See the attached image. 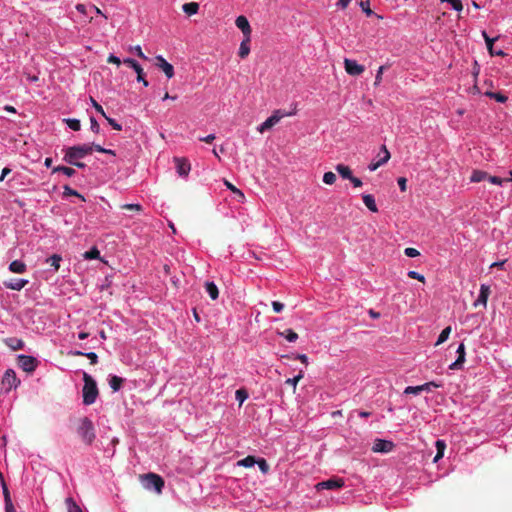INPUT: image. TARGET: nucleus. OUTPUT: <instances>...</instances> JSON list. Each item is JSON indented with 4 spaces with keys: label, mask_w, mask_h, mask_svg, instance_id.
Wrapping results in <instances>:
<instances>
[{
    "label": "nucleus",
    "mask_w": 512,
    "mask_h": 512,
    "mask_svg": "<svg viewBox=\"0 0 512 512\" xmlns=\"http://www.w3.org/2000/svg\"><path fill=\"white\" fill-rule=\"evenodd\" d=\"M344 68L347 74L351 76H359L365 70L363 65H360L357 61L348 58L344 59Z\"/></svg>",
    "instance_id": "9"
},
{
    "label": "nucleus",
    "mask_w": 512,
    "mask_h": 512,
    "mask_svg": "<svg viewBox=\"0 0 512 512\" xmlns=\"http://www.w3.org/2000/svg\"><path fill=\"white\" fill-rule=\"evenodd\" d=\"M83 403L85 405L93 404L99 394L96 381L88 373H83Z\"/></svg>",
    "instance_id": "1"
},
{
    "label": "nucleus",
    "mask_w": 512,
    "mask_h": 512,
    "mask_svg": "<svg viewBox=\"0 0 512 512\" xmlns=\"http://www.w3.org/2000/svg\"><path fill=\"white\" fill-rule=\"evenodd\" d=\"M79 422L77 434L85 444L91 445L96 438L93 422L87 417L81 418Z\"/></svg>",
    "instance_id": "3"
},
{
    "label": "nucleus",
    "mask_w": 512,
    "mask_h": 512,
    "mask_svg": "<svg viewBox=\"0 0 512 512\" xmlns=\"http://www.w3.org/2000/svg\"><path fill=\"white\" fill-rule=\"evenodd\" d=\"M56 172H62L63 174H65L68 177H72L75 174V170L73 168L67 167V166H57V167L53 168V173H56Z\"/></svg>",
    "instance_id": "35"
},
{
    "label": "nucleus",
    "mask_w": 512,
    "mask_h": 512,
    "mask_svg": "<svg viewBox=\"0 0 512 512\" xmlns=\"http://www.w3.org/2000/svg\"><path fill=\"white\" fill-rule=\"evenodd\" d=\"M336 171L339 173V175L344 179H350L352 178V171L349 166H346L344 164H338L335 167Z\"/></svg>",
    "instance_id": "22"
},
{
    "label": "nucleus",
    "mask_w": 512,
    "mask_h": 512,
    "mask_svg": "<svg viewBox=\"0 0 512 512\" xmlns=\"http://www.w3.org/2000/svg\"><path fill=\"white\" fill-rule=\"evenodd\" d=\"M360 6H361L362 10H363V11H364L368 16L372 15V13H373V12H372V10L370 9V2H369V0H365V1H364V0H361V1H360Z\"/></svg>",
    "instance_id": "49"
},
{
    "label": "nucleus",
    "mask_w": 512,
    "mask_h": 512,
    "mask_svg": "<svg viewBox=\"0 0 512 512\" xmlns=\"http://www.w3.org/2000/svg\"><path fill=\"white\" fill-rule=\"evenodd\" d=\"M350 2L351 0H338L337 6L340 7L341 9H345Z\"/></svg>",
    "instance_id": "63"
},
{
    "label": "nucleus",
    "mask_w": 512,
    "mask_h": 512,
    "mask_svg": "<svg viewBox=\"0 0 512 512\" xmlns=\"http://www.w3.org/2000/svg\"><path fill=\"white\" fill-rule=\"evenodd\" d=\"M482 36L486 42L488 52L490 53L491 56L496 55V56L503 57L506 55L503 50H495L494 48H492V44H494V42L497 40V38H490L485 31L482 32Z\"/></svg>",
    "instance_id": "16"
},
{
    "label": "nucleus",
    "mask_w": 512,
    "mask_h": 512,
    "mask_svg": "<svg viewBox=\"0 0 512 512\" xmlns=\"http://www.w3.org/2000/svg\"><path fill=\"white\" fill-rule=\"evenodd\" d=\"M2 489H3L5 503L11 502L10 493H9V490H8L5 482L2 483Z\"/></svg>",
    "instance_id": "53"
},
{
    "label": "nucleus",
    "mask_w": 512,
    "mask_h": 512,
    "mask_svg": "<svg viewBox=\"0 0 512 512\" xmlns=\"http://www.w3.org/2000/svg\"><path fill=\"white\" fill-rule=\"evenodd\" d=\"M336 181V175L335 173L331 172V171H328L326 173H324L323 175V182L327 185H332L334 184Z\"/></svg>",
    "instance_id": "42"
},
{
    "label": "nucleus",
    "mask_w": 512,
    "mask_h": 512,
    "mask_svg": "<svg viewBox=\"0 0 512 512\" xmlns=\"http://www.w3.org/2000/svg\"><path fill=\"white\" fill-rule=\"evenodd\" d=\"M93 152V146L90 144H82L68 147L65 150L63 160L66 163H75V160L82 159L86 155H90Z\"/></svg>",
    "instance_id": "2"
},
{
    "label": "nucleus",
    "mask_w": 512,
    "mask_h": 512,
    "mask_svg": "<svg viewBox=\"0 0 512 512\" xmlns=\"http://www.w3.org/2000/svg\"><path fill=\"white\" fill-rule=\"evenodd\" d=\"M64 195L65 196H76L79 197L82 201H85V198L79 194L76 190L70 188L69 186L64 187Z\"/></svg>",
    "instance_id": "45"
},
{
    "label": "nucleus",
    "mask_w": 512,
    "mask_h": 512,
    "mask_svg": "<svg viewBox=\"0 0 512 512\" xmlns=\"http://www.w3.org/2000/svg\"><path fill=\"white\" fill-rule=\"evenodd\" d=\"M121 209L129 210L132 212L140 213L142 212L143 208L140 204H123L120 206Z\"/></svg>",
    "instance_id": "43"
},
{
    "label": "nucleus",
    "mask_w": 512,
    "mask_h": 512,
    "mask_svg": "<svg viewBox=\"0 0 512 512\" xmlns=\"http://www.w3.org/2000/svg\"><path fill=\"white\" fill-rule=\"evenodd\" d=\"M436 448H437V453L435 455V457L433 458V462L436 463L439 459H441L444 455V450L446 448V444L443 440H437L436 441Z\"/></svg>",
    "instance_id": "29"
},
{
    "label": "nucleus",
    "mask_w": 512,
    "mask_h": 512,
    "mask_svg": "<svg viewBox=\"0 0 512 512\" xmlns=\"http://www.w3.org/2000/svg\"><path fill=\"white\" fill-rule=\"evenodd\" d=\"M487 180L492 183V184H495V185H502V183L504 181H508V179H503V178H500V177H497V176H489L487 177Z\"/></svg>",
    "instance_id": "50"
},
{
    "label": "nucleus",
    "mask_w": 512,
    "mask_h": 512,
    "mask_svg": "<svg viewBox=\"0 0 512 512\" xmlns=\"http://www.w3.org/2000/svg\"><path fill=\"white\" fill-rule=\"evenodd\" d=\"M450 333H451V327L450 326L444 328L442 330V332L440 333L439 337H438L436 345H439V344H442L443 342H445L448 339Z\"/></svg>",
    "instance_id": "40"
},
{
    "label": "nucleus",
    "mask_w": 512,
    "mask_h": 512,
    "mask_svg": "<svg viewBox=\"0 0 512 512\" xmlns=\"http://www.w3.org/2000/svg\"><path fill=\"white\" fill-rule=\"evenodd\" d=\"M124 63L134 69V73H137V81L142 82L145 87L149 85L148 81L145 79V74L143 72L142 67L138 64L137 61L131 58L124 59Z\"/></svg>",
    "instance_id": "12"
},
{
    "label": "nucleus",
    "mask_w": 512,
    "mask_h": 512,
    "mask_svg": "<svg viewBox=\"0 0 512 512\" xmlns=\"http://www.w3.org/2000/svg\"><path fill=\"white\" fill-rule=\"evenodd\" d=\"M17 362L19 367L27 373L34 372L39 364V361L35 357L23 354L17 357Z\"/></svg>",
    "instance_id": "7"
},
{
    "label": "nucleus",
    "mask_w": 512,
    "mask_h": 512,
    "mask_svg": "<svg viewBox=\"0 0 512 512\" xmlns=\"http://www.w3.org/2000/svg\"><path fill=\"white\" fill-rule=\"evenodd\" d=\"M182 9L187 15L192 16L198 12L199 4L196 2L185 3Z\"/></svg>",
    "instance_id": "26"
},
{
    "label": "nucleus",
    "mask_w": 512,
    "mask_h": 512,
    "mask_svg": "<svg viewBox=\"0 0 512 512\" xmlns=\"http://www.w3.org/2000/svg\"><path fill=\"white\" fill-rule=\"evenodd\" d=\"M107 62L111 64H116L117 66L121 64V60L117 56L112 54L107 58Z\"/></svg>",
    "instance_id": "57"
},
{
    "label": "nucleus",
    "mask_w": 512,
    "mask_h": 512,
    "mask_svg": "<svg viewBox=\"0 0 512 512\" xmlns=\"http://www.w3.org/2000/svg\"><path fill=\"white\" fill-rule=\"evenodd\" d=\"M73 355L75 356H85L87 357L89 360H90V363L92 365H95L98 363V356L96 353L94 352H88V353H84V352H81V351H75L73 352Z\"/></svg>",
    "instance_id": "30"
},
{
    "label": "nucleus",
    "mask_w": 512,
    "mask_h": 512,
    "mask_svg": "<svg viewBox=\"0 0 512 512\" xmlns=\"http://www.w3.org/2000/svg\"><path fill=\"white\" fill-rule=\"evenodd\" d=\"M155 65L161 69L167 78H172L174 76V67L168 63L161 55L155 57Z\"/></svg>",
    "instance_id": "13"
},
{
    "label": "nucleus",
    "mask_w": 512,
    "mask_h": 512,
    "mask_svg": "<svg viewBox=\"0 0 512 512\" xmlns=\"http://www.w3.org/2000/svg\"><path fill=\"white\" fill-rule=\"evenodd\" d=\"M255 464H256V458L251 455L245 457L244 459H242L238 462L239 466H243L246 468L253 467Z\"/></svg>",
    "instance_id": "33"
},
{
    "label": "nucleus",
    "mask_w": 512,
    "mask_h": 512,
    "mask_svg": "<svg viewBox=\"0 0 512 512\" xmlns=\"http://www.w3.org/2000/svg\"><path fill=\"white\" fill-rule=\"evenodd\" d=\"M362 199H363V202L366 205V207L371 212H377L378 211V208H377L376 203H375V199H374V197L372 195L365 194V195L362 196Z\"/></svg>",
    "instance_id": "24"
},
{
    "label": "nucleus",
    "mask_w": 512,
    "mask_h": 512,
    "mask_svg": "<svg viewBox=\"0 0 512 512\" xmlns=\"http://www.w3.org/2000/svg\"><path fill=\"white\" fill-rule=\"evenodd\" d=\"M215 135L214 134H209L208 136L206 137H201L199 138L200 141H203V142H206V143H212L214 140H215Z\"/></svg>",
    "instance_id": "61"
},
{
    "label": "nucleus",
    "mask_w": 512,
    "mask_h": 512,
    "mask_svg": "<svg viewBox=\"0 0 512 512\" xmlns=\"http://www.w3.org/2000/svg\"><path fill=\"white\" fill-rule=\"evenodd\" d=\"M133 50L136 52V54H137L140 58L145 59V60L147 59V57H146V56L144 55V53L142 52V49H141V47H140V46H135V47L133 48Z\"/></svg>",
    "instance_id": "64"
},
{
    "label": "nucleus",
    "mask_w": 512,
    "mask_h": 512,
    "mask_svg": "<svg viewBox=\"0 0 512 512\" xmlns=\"http://www.w3.org/2000/svg\"><path fill=\"white\" fill-rule=\"evenodd\" d=\"M490 295V287L488 285L482 284L480 286V293L477 300L474 302V306L483 305L484 307L487 304L488 297Z\"/></svg>",
    "instance_id": "17"
},
{
    "label": "nucleus",
    "mask_w": 512,
    "mask_h": 512,
    "mask_svg": "<svg viewBox=\"0 0 512 512\" xmlns=\"http://www.w3.org/2000/svg\"><path fill=\"white\" fill-rule=\"evenodd\" d=\"M90 102L98 113H100L103 117H106V113L103 107L93 97H90Z\"/></svg>",
    "instance_id": "48"
},
{
    "label": "nucleus",
    "mask_w": 512,
    "mask_h": 512,
    "mask_svg": "<svg viewBox=\"0 0 512 512\" xmlns=\"http://www.w3.org/2000/svg\"><path fill=\"white\" fill-rule=\"evenodd\" d=\"M441 384L439 383H436L434 381H431V382H428V383H425L423 385H418V393L422 392V391H431L432 388H438L440 387Z\"/></svg>",
    "instance_id": "39"
},
{
    "label": "nucleus",
    "mask_w": 512,
    "mask_h": 512,
    "mask_svg": "<svg viewBox=\"0 0 512 512\" xmlns=\"http://www.w3.org/2000/svg\"><path fill=\"white\" fill-rule=\"evenodd\" d=\"M84 258L85 259H98V258H100V251L96 247H93L89 251L85 252Z\"/></svg>",
    "instance_id": "44"
},
{
    "label": "nucleus",
    "mask_w": 512,
    "mask_h": 512,
    "mask_svg": "<svg viewBox=\"0 0 512 512\" xmlns=\"http://www.w3.org/2000/svg\"><path fill=\"white\" fill-rule=\"evenodd\" d=\"M250 40L251 37H244L240 44L238 55L242 59L246 58L250 53Z\"/></svg>",
    "instance_id": "19"
},
{
    "label": "nucleus",
    "mask_w": 512,
    "mask_h": 512,
    "mask_svg": "<svg viewBox=\"0 0 512 512\" xmlns=\"http://www.w3.org/2000/svg\"><path fill=\"white\" fill-rule=\"evenodd\" d=\"M293 112L283 113L281 110H275L273 114L268 117L258 128L260 133H263L265 130H268L275 126L283 117L293 115Z\"/></svg>",
    "instance_id": "6"
},
{
    "label": "nucleus",
    "mask_w": 512,
    "mask_h": 512,
    "mask_svg": "<svg viewBox=\"0 0 512 512\" xmlns=\"http://www.w3.org/2000/svg\"><path fill=\"white\" fill-rule=\"evenodd\" d=\"M235 397L236 400L239 401V405L241 406L242 403L248 398V392L243 388L238 389L235 393Z\"/></svg>",
    "instance_id": "41"
},
{
    "label": "nucleus",
    "mask_w": 512,
    "mask_h": 512,
    "mask_svg": "<svg viewBox=\"0 0 512 512\" xmlns=\"http://www.w3.org/2000/svg\"><path fill=\"white\" fill-rule=\"evenodd\" d=\"M9 270L13 273H24L26 271V265L20 260H14L10 263Z\"/></svg>",
    "instance_id": "20"
},
{
    "label": "nucleus",
    "mask_w": 512,
    "mask_h": 512,
    "mask_svg": "<svg viewBox=\"0 0 512 512\" xmlns=\"http://www.w3.org/2000/svg\"><path fill=\"white\" fill-rule=\"evenodd\" d=\"M64 122L73 131H79L81 129V124H80V121L78 119L68 118V119H64Z\"/></svg>",
    "instance_id": "38"
},
{
    "label": "nucleus",
    "mask_w": 512,
    "mask_h": 512,
    "mask_svg": "<svg viewBox=\"0 0 512 512\" xmlns=\"http://www.w3.org/2000/svg\"><path fill=\"white\" fill-rule=\"evenodd\" d=\"M303 378V373L300 372L297 376L294 378H288L285 381V384L292 386L294 389L296 388L297 383Z\"/></svg>",
    "instance_id": "46"
},
{
    "label": "nucleus",
    "mask_w": 512,
    "mask_h": 512,
    "mask_svg": "<svg viewBox=\"0 0 512 512\" xmlns=\"http://www.w3.org/2000/svg\"><path fill=\"white\" fill-rule=\"evenodd\" d=\"M174 162L176 164V170L180 177H187L191 170L190 162L183 157L174 158Z\"/></svg>",
    "instance_id": "11"
},
{
    "label": "nucleus",
    "mask_w": 512,
    "mask_h": 512,
    "mask_svg": "<svg viewBox=\"0 0 512 512\" xmlns=\"http://www.w3.org/2000/svg\"><path fill=\"white\" fill-rule=\"evenodd\" d=\"M380 163L376 160V161H372L369 165H368V169L370 171H375L377 170L379 167H380Z\"/></svg>",
    "instance_id": "62"
},
{
    "label": "nucleus",
    "mask_w": 512,
    "mask_h": 512,
    "mask_svg": "<svg viewBox=\"0 0 512 512\" xmlns=\"http://www.w3.org/2000/svg\"><path fill=\"white\" fill-rule=\"evenodd\" d=\"M344 486V480L342 478H330L326 481L319 482L315 485V488L320 491L323 489L334 490Z\"/></svg>",
    "instance_id": "8"
},
{
    "label": "nucleus",
    "mask_w": 512,
    "mask_h": 512,
    "mask_svg": "<svg viewBox=\"0 0 512 512\" xmlns=\"http://www.w3.org/2000/svg\"><path fill=\"white\" fill-rule=\"evenodd\" d=\"M141 480L146 489H154L158 494H160L164 488V480L158 474L147 473L141 476Z\"/></svg>",
    "instance_id": "4"
},
{
    "label": "nucleus",
    "mask_w": 512,
    "mask_h": 512,
    "mask_svg": "<svg viewBox=\"0 0 512 512\" xmlns=\"http://www.w3.org/2000/svg\"><path fill=\"white\" fill-rule=\"evenodd\" d=\"M395 447L394 443L389 440L376 439L372 446V451L375 453H389Z\"/></svg>",
    "instance_id": "10"
},
{
    "label": "nucleus",
    "mask_w": 512,
    "mask_h": 512,
    "mask_svg": "<svg viewBox=\"0 0 512 512\" xmlns=\"http://www.w3.org/2000/svg\"><path fill=\"white\" fill-rule=\"evenodd\" d=\"M205 289L212 300H216L218 298L219 290L214 282H206Z\"/></svg>",
    "instance_id": "23"
},
{
    "label": "nucleus",
    "mask_w": 512,
    "mask_h": 512,
    "mask_svg": "<svg viewBox=\"0 0 512 512\" xmlns=\"http://www.w3.org/2000/svg\"><path fill=\"white\" fill-rule=\"evenodd\" d=\"M225 186L231 190L235 195L238 196L239 201L244 200V194L241 190H239L237 187H235L232 183H230L228 180H224Z\"/></svg>",
    "instance_id": "34"
},
{
    "label": "nucleus",
    "mask_w": 512,
    "mask_h": 512,
    "mask_svg": "<svg viewBox=\"0 0 512 512\" xmlns=\"http://www.w3.org/2000/svg\"><path fill=\"white\" fill-rule=\"evenodd\" d=\"M235 24L242 31L244 37H251L252 29L245 16H238L235 20Z\"/></svg>",
    "instance_id": "14"
},
{
    "label": "nucleus",
    "mask_w": 512,
    "mask_h": 512,
    "mask_svg": "<svg viewBox=\"0 0 512 512\" xmlns=\"http://www.w3.org/2000/svg\"><path fill=\"white\" fill-rule=\"evenodd\" d=\"M20 384V380L17 378L16 373L13 369H7L1 380V388L9 393L13 388H17Z\"/></svg>",
    "instance_id": "5"
},
{
    "label": "nucleus",
    "mask_w": 512,
    "mask_h": 512,
    "mask_svg": "<svg viewBox=\"0 0 512 512\" xmlns=\"http://www.w3.org/2000/svg\"><path fill=\"white\" fill-rule=\"evenodd\" d=\"M383 71H384V66H380L378 71H377V74H376V77H375V85H379L381 80H382V74H383Z\"/></svg>",
    "instance_id": "55"
},
{
    "label": "nucleus",
    "mask_w": 512,
    "mask_h": 512,
    "mask_svg": "<svg viewBox=\"0 0 512 512\" xmlns=\"http://www.w3.org/2000/svg\"><path fill=\"white\" fill-rule=\"evenodd\" d=\"M65 502L68 512H83L79 505L73 500V498L69 497Z\"/></svg>",
    "instance_id": "31"
},
{
    "label": "nucleus",
    "mask_w": 512,
    "mask_h": 512,
    "mask_svg": "<svg viewBox=\"0 0 512 512\" xmlns=\"http://www.w3.org/2000/svg\"><path fill=\"white\" fill-rule=\"evenodd\" d=\"M104 118L107 120V122L113 129L118 130V131H120L122 129V126L120 124H118L114 119L108 117L107 115Z\"/></svg>",
    "instance_id": "52"
},
{
    "label": "nucleus",
    "mask_w": 512,
    "mask_h": 512,
    "mask_svg": "<svg viewBox=\"0 0 512 512\" xmlns=\"http://www.w3.org/2000/svg\"><path fill=\"white\" fill-rule=\"evenodd\" d=\"M458 357L455 362H453L449 368L450 369H459L465 362V346L463 343H461L457 349Z\"/></svg>",
    "instance_id": "18"
},
{
    "label": "nucleus",
    "mask_w": 512,
    "mask_h": 512,
    "mask_svg": "<svg viewBox=\"0 0 512 512\" xmlns=\"http://www.w3.org/2000/svg\"><path fill=\"white\" fill-rule=\"evenodd\" d=\"M123 383H124V379L119 376H116V375L111 376L109 379V385H110L111 389L113 390V392L119 391L121 389Z\"/></svg>",
    "instance_id": "21"
},
{
    "label": "nucleus",
    "mask_w": 512,
    "mask_h": 512,
    "mask_svg": "<svg viewBox=\"0 0 512 512\" xmlns=\"http://www.w3.org/2000/svg\"><path fill=\"white\" fill-rule=\"evenodd\" d=\"M405 254L408 257H412V258L416 257V248H413V247L406 248Z\"/></svg>",
    "instance_id": "60"
},
{
    "label": "nucleus",
    "mask_w": 512,
    "mask_h": 512,
    "mask_svg": "<svg viewBox=\"0 0 512 512\" xmlns=\"http://www.w3.org/2000/svg\"><path fill=\"white\" fill-rule=\"evenodd\" d=\"M488 174L485 171L474 170L471 174L470 181L474 183L487 180Z\"/></svg>",
    "instance_id": "28"
},
{
    "label": "nucleus",
    "mask_w": 512,
    "mask_h": 512,
    "mask_svg": "<svg viewBox=\"0 0 512 512\" xmlns=\"http://www.w3.org/2000/svg\"><path fill=\"white\" fill-rule=\"evenodd\" d=\"M450 5L456 11H461L463 9L461 0H452V3Z\"/></svg>",
    "instance_id": "56"
},
{
    "label": "nucleus",
    "mask_w": 512,
    "mask_h": 512,
    "mask_svg": "<svg viewBox=\"0 0 512 512\" xmlns=\"http://www.w3.org/2000/svg\"><path fill=\"white\" fill-rule=\"evenodd\" d=\"M487 97L495 99L499 103H505L507 101V97L502 93H495L491 91H486L484 93Z\"/></svg>",
    "instance_id": "32"
},
{
    "label": "nucleus",
    "mask_w": 512,
    "mask_h": 512,
    "mask_svg": "<svg viewBox=\"0 0 512 512\" xmlns=\"http://www.w3.org/2000/svg\"><path fill=\"white\" fill-rule=\"evenodd\" d=\"M406 183H407V179L406 178H404V177L398 178L399 188L403 192L406 191Z\"/></svg>",
    "instance_id": "59"
},
{
    "label": "nucleus",
    "mask_w": 512,
    "mask_h": 512,
    "mask_svg": "<svg viewBox=\"0 0 512 512\" xmlns=\"http://www.w3.org/2000/svg\"><path fill=\"white\" fill-rule=\"evenodd\" d=\"M62 260L61 256L58 254H54L51 257L47 259V262L50 263V265L58 271L60 268V261Z\"/></svg>",
    "instance_id": "36"
},
{
    "label": "nucleus",
    "mask_w": 512,
    "mask_h": 512,
    "mask_svg": "<svg viewBox=\"0 0 512 512\" xmlns=\"http://www.w3.org/2000/svg\"><path fill=\"white\" fill-rule=\"evenodd\" d=\"M90 129L96 134L100 132V126L94 117L90 118Z\"/></svg>",
    "instance_id": "51"
},
{
    "label": "nucleus",
    "mask_w": 512,
    "mask_h": 512,
    "mask_svg": "<svg viewBox=\"0 0 512 512\" xmlns=\"http://www.w3.org/2000/svg\"><path fill=\"white\" fill-rule=\"evenodd\" d=\"M4 344L13 351L22 350L25 347V343L22 339L16 337H8L3 339Z\"/></svg>",
    "instance_id": "15"
},
{
    "label": "nucleus",
    "mask_w": 512,
    "mask_h": 512,
    "mask_svg": "<svg viewBox=\"0 0 512 512\" xmlns=\"http://www.w3.org/2000/svg\"><path fill=\"white\" fill-rule=\"evenodd\" d=\"M256 464L258 465L261 472H263L264 474L269 471V465L265 459L261 458L259 460H256Z\"/></svg>",
    "instance_id": "47"
},
{
    "label": "nucleus",
    "mask_w": 512,
    "mask_h": 512,
    "mask_svg": "<svg viewBox=\"0 0 512 512\" xmlns=\"http://www.w3.org/2000/svg\"><path fill=\"white\" fill-rule=\"evenodd\" d=\"M278 334L284 336L289 342H295L298 339V334L292 329H287L285 332H279Z\"/></svg>",
    "instance_id": "37"
},
{
    "label": "nucleus",
    "mask_w": 512,
    "mask_h": 512,
    "mask_svg": "<svg viewBox=\"0 0 512 512\" xmlns=\"http://www.w3.org/2000/svg\"><path fill=\"white\" fill-rule=\"evenodd\" d=\"M390 159V153L389 151L387 150L386 146L383 145L377 155V161L380 163V165L382 166L383 164H385L386 162H388V160Z\"/></svg>",
    "instance_id": "27"
},
{
    "label": "nucleus",
    "mask_w": 512,
    "mask_h": 512,
    "mask_svg": "<svg viewBox=\"0 0 512 512\" xmlns=\"http://www.w3.org/2000/svg\"><path fill=\"white\" fill-rule=\"evenodd\" d=\"M27 280L24 279H14L10 283H6V287L12 290L20 291L26 284Z\"/></svg>",
    "instance_id": "25"
},
{
    "label": "nucleus",
    "mask_w": 512,
    "mask_h": 512,
    "mask_svg": "<svg viewBox=\"0 0 512 512\" xmlns=\"http://www.w3.org/2000/svg\"><path fill=\"white\" fill-rule=\"evenodd\" d=\"M272 307L276 313H280L284 309V304H282L281 302H278V301H273Z\"/></svg>",
    "instance_id": "54"
},
{
    "label": "nucleus",
    "mask_w": 512,
    "mask_h": 512,
    "mask_svg": "<svg viewBox=\"0 0 512 512\" xmlns=\"http://www.w3.org/2000/svg\"><path fill=\"white\" fill-rule=\"evenodd\" d=\"M349 181L353 184L354 187L358 188L363 185L361 179L355 177L352 175V178L349 179Z\"/></svg>",
    "instance_id": "58"
}]
</instances>
